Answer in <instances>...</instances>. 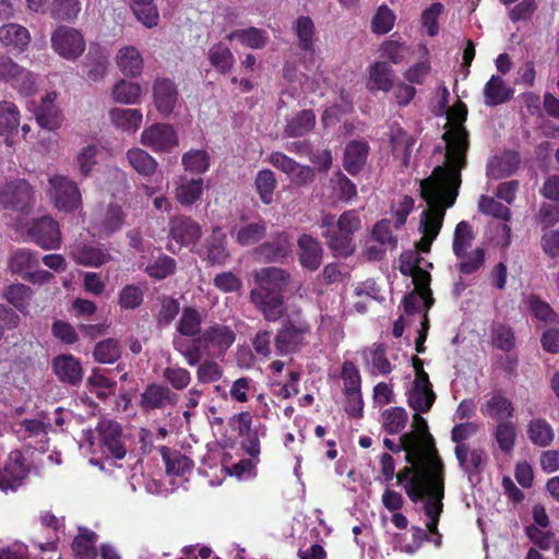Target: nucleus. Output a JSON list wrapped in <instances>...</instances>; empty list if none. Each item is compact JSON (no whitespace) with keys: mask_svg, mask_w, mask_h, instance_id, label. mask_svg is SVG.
<instances>
[{"mask_svg":"<svg viewBox=\"0 0 559 559\" xmlns=\"http://www.w3.org/2000/svg\"><path fill=\"white\" fill-rule=\"evenodd\" d=\"M447 115L450 129L443 134L444 162L435 167L429 177L420 180V197L426 209L421 212L418 227L423 237L416 247L423 252L430 251L442 227L445 211L455 203L462 183L461 171L467 163L468 132L463 124L467 116L466 106L459 102Z\"/></svg>","mask_w":559,"mask_h":559,"instance_id":"f257e3e1","label":"nucleus"},{"mask_svg":"<svg viewBox=\"0 0 559 559\" xmlns=\"http://www.w3.org/2000/svg\"><path fill=\"white\" fill-rule=\"evenodd\" d=\"M383 443L393 452L401 450L406 452L405 459L409 466H405L397 473V484L403 486L413 502L426 499L424 511L429 520L427 528L436 534L444 497V466L436 447L415 432L402 435L400 444H395L390 439H384Z\"/></svg>","mask_w":559,"mask_h":559,"instance_id":"f03ea898","label":"nucleus"},{"mask_svg":"<svg viewBox=\"0 0 559 559\" xmlns=\"http://www.w3.org/2000/svg\"><path fill=\"white\" fill-rule=\"evenodd\" d=\"M361 228V221L355 210L345 211L336 221L335 229L322 233L326 246L335 257L347 258L356 250L354 234Z\"/></svg>","mask_w":559,"mask_h":559,"instance_id":"7ed1b4c3","label":"nucleus"},{"mask_svg":"<svg viewBox=\"0 0 559 559\" xmlns=\"http://www.w3.org/2000/svg\"><path fill=\"white\" fill-rule=\"evenodd\" d=\"M50 40L53 51L66 60L78 59L86 47L82 33L64 25L52 32Z\"/></svg>","mask_w":559,"mask_h":559,"instance_id":"20e7f679","label":"nucleus"},{"mask_svg":"<svg viewBox=\"0 0 559 559\" xmlns=\"http://www.w3.org/2000/svg\"><path fill=\"white\" fill-rule=\"evenodd\" d=\"M140 142L156 153H168L179 145V138L171 124L159 122L145 128Z\"/></svg>","mask_w":559,"mask_h":559,"instance_id":"39448f33","label":"nucleus"},{"mask_svg":"<svg viewBox=\"0 0 559 559\" xmlns=\"http://www.w3.org/2000/svg\"><path fill=\"white\" fill-rule=\"evenodd\" d=\"M48 194L56 206L66 212H73L81 205V193L75 182L69 178L56 175L49 178Z\"/></svg>","mask_w":559,"mask_h":559,"instance_id":"423d86ee","label":"nucleus"},{"mask_svg":"<svg viewBox=\"0 0 559 559\" xmlns=\"http://www.w3.org/2000/svg\"><path fill=\"white\" fill-rule=\"evenodd\" d=\"M255 287L250 293L282 294L290 283V274L281 267L266 266L252 272Z\"/></svg>","mask_w":559,"mask_h":559,"instance_id":"0eeeda50","label":"nucleus"},{"mask_svg":"<svg viewBox=\"0 0 559 559\" xmlns=\"http://www.w3.org/2000/svg\"><path fill=\"white\" fill-rule=\"evenodd\" d=\"M0 81L11 84L25 95L35 91V80L32 73L5 55L0 56Z\"/></svg>","mask_w":559,"mask_h":559,"instance_id":"6e6552de","label":"nucleus"},{"mask_svg":"<svg viewBox=\"0 0 559 559\" xmlns=\"http://www.w3.org/2000/svg\"><path fill=\"white\" fill-rule=\"evenodd\" d=\"M309 328L305 323L287 322L276 332L274 346L278 355L298 352L304 345Z\"/></svg>","mask_w":559,"mask_h":559,"instance_id":"1a4fd4ad","label":"nucleus"},{"mask_svg":"<svg viewBox=\"0 0 559 559\" xmlns=\"http://www.w3.org/2000/svg\"><path fill=\"white\" fill-rule=\"evenodd\" d=\"M178 401L179 395L168 385L153 382L141 393L139 406L144 412H151L176 406Z\"/></svg>","mask_w":559,"mask_h":559,"instance_id":"9d476101","label":"nucleus"},{"mask_svg":"<svg viewBox=\"0 0 559 559\" xmlns=\"http://www.w3.org/2000/svg\"><path fill=\"white\" fill-rule=\"evenodd\" d=\"M97 431L103 451L115 459H123L127 450L121 425L111 419H103L97 426Z\"/></svg>","mask_w":559,"mask_h":559,"instance_id":"9b49d317","label":"nucleus"},{"mask_svg":"<svg viewBox=\"0 0 559 559\" xmlns=\"http://www.w3.org/2000/svg\"><path fill=\"white\" fill-rule=\"evenodd\" d=\"M33 200V191L27 181L17 179L0 188V204L5 209L23 211Z\"/></svg>","mask_w":559,"mask_h":559,"instance_id":"f8f14e48","label":"nucleus"},{"mask_svg":"<svg viewBox=\"0 0 559 559\" xmlns=\"http://www.w3.org/2000/svg\"><path fill=\"white\" fill-rule=\"evenodd\" d=\"M292 250L290 237L286 231L276 233L269 241L261 243L253 250V257L260 262H280Z\"/></svg>","mask_w":559,"mask_h":559,"instance_id":"ddd939ff","label":"nucleus"},{"mask_svg":"<svg viewBox=\"0 0 559 559\" xmlns=\"http://www.w3.org/2000/svg\"><path fill=\"white\" fill-rule=\"evenodd\" d=\"M27 234L34 242L44 249H55L60 245L59 227L49 216L35 219Z\"/></svg>","mask_w":559,"mask_h":559,"instance_id":"4468645a","label":"nucleus"},{"mask_svg":"<svg viewBox=\"0 0 559 559\" xmlns=\"http://www.w3.org/2000/svg\"><path fill=\"white\" fill-rule=\"evenodd\" d=\"M250 300L267 322H277L287 312L282 294L250 293Z\"/></svg>","mask_w":559,"mask_h":559,"instance_id":"2eb2a0df","label":"nucleus"},{"mask_svg":"<svg viewBox=\"0 0 559 559\" xmlns=\"http://www.w3.org/2000/svg\"><path fill=\"white\" fill-rule=\"evenodd\" d=\"M179 93L176 84L169 79H156L153 84V98L156 109L164 116H169L177 103Z\"/></svg>","mask_w":559,"mask_h":559,"instance_id":"dca6fc26","label":"nucleus"},{"mask_svg":"<svg viewBox=\"0 0 559 559\" xmlns=\"http://www.w3.org/2000/svg\"><path fill=\"white\" fill-rule=\"evenodd\" d=\"M22 453L11 452L3 469H0V489L7 491L15 490L26 477L27 469L22 461Z\"/></svg>","mask_w":559,"mask_h":559,"instance_id":"f3484780","label":"nucleus"},{"mask_svg":"<svg viewBox=\"0 0 559 559\" xmlns=\"http://www.w3.org/2000/svg\"><path fill=\"white\" fill-rule=\"evenodd\" d=\"M297 246L300 264L309 271L318 270L323 259V248L319 240L311 235L302 234L297 239Z\"/></svg>","mask_w":559,"mask_h":559,"instance_id":"a211bd4d","label":"nucleus"},{"mask_svg":"<svg viewBox=\"0 0 559 559\" xmlns=\"http://www.w3.org/2000/svg\"><path fill=\"white\" fill-rule=\"evenodd\" d=\"M235 337V333L222 324L207 328L199 336L204 348H214L218 354H224L233 345Z\"/></svg>","mask_w":559,"mask_h":559,"instance_id":"6ab92c4d","label":"nucleus"},{"mask_svg":"<svg viewBox=\"0 0 559 559\" xmlns=\"http://www.w3.org/2000/svg\"><path fill=\"white\" fill-rule=\"evenodd\" d=\"M454 454L460 467L469 478L479 474L486 462L485 451L479 448H471L469 444L455 445Z\"/></svg>","mask_w":559,"mask_h":559,"instance_id":"aec40b11","label":"nucleus"},{"mask_svg":"<svg viewBox=\"0 0 559 559\" xmlns=\"http://www.w3.org/2000/svg\"><path fill=\"white\" fill-rule=\"evenodd\" d=\"M110 123L118 130L128 133H135L143 121V115L139 109L111 108L108 112Z\"/></svg>","mask_w":559,"mask_h":559,"instance_id":"412c9836","label":"nucleus"},{"mask_svg":"<svg viewBox=\"0 0 559 559\" xmlns=\"http://www.w3.org/2000/svg\"><path fill=\"white\" fill-rule=\"evenodd\" d=\"M436 400L432 384L429 380H414L407 394V403L415 412H428Z\"/></svg>","mask_w":559,"mask_h":559,"instance_id":"4be33fe9","label":"nucleus"},{"mask_svg":"<svg viewBox=\"0 0 559 559\" xmlns=\"http://www.w3.org/2000/svg\"><path fill=\"white\" fill-rule=\"evenodd\" d=\"M56 94H47L40 105L35 110V117L37 123L47 130H56L60 128L62 123V115L55 105Z\"/></svg>","mask_w":559,"mask_h":559,"instance_id":"5701e85b","label":"nucleus"},{"mask_svg":"<svg viewBox=\"0 0 559 559\" xmlns=\"http://www.w3.org/2000/svg\"><path fill=\"white\" fill-rule=\"evenodd\" d=\"M71 257L79 264L96 267L108 262L110 259V254L102 248L83 242H76L73 245L71 249Z\"/></svg>","mask_w":559,"mask_h":559,"instance_id":"b1692460","label":"nucleus"},{"mask_svg":"<svg viewBox=\"0 0 559 559\" xmlns=\"http://www.w3.org/2000/svg\"><path fill=\"white\" fill-rule=\"evenodd\" d=\"M53 370L60 381L76 385L82 381L81 364L71 355H61L53 359Z\"/></svg>","mask_w":559,"mask_h":559,"instance_id":"393cba45","label":"nucleus"},{"mask_svg":"<svg viewBox=\"0 0 559 559\" xmlns=\"http://www.w3.org/2000/svg\"><path fill=\"white\" fill-rule=\"evenodd\" d=\"M116 63L124 76L135 78L143 71V58L133 46L120 48L116 56Z\"/></svg>","mask_w":559,"mask_h":559,"instance_id":"a878e982","label":"nucleus"},{"mask_svg":"<svg viewBox=\"0 0 559 559\" xmlns=\"http://www.w3.org/2000/svg\"><path fill=\"white\" fill-rule=\"evenodd\" d=\"M173 238L183 245L195 243L201 235L200 225L190 217H176L170 223Z\"/></svg>","mask_w":559,"mask_h":559,"instance_id":"bb28decb","label":"nucleus"},{"mask_svg":"<svg viewBox=\"0 0 559 559\" xmlns=\"http://www.w3.org/2000/svg\"><path fill=\"white\" fill-rule=\"evenodd\" d=\"M369 153V146L365 141H350L345 150L343 157L344 168L350 175H357L366 164Z\"/></svg>","mask_w":559,"mask_h":559,"instance_id":"cd10ccee","label":"nucleus"},{"mask_svg":"<svg viewBox=\"0 0 559 559\" xmlns=\"http://www.w3.org/2000/svg\"><path fill=\"white\" fill-rule=\"evenodd\" d=\"M204 180L202 178L180 177L175 191L176 200L183 206H190L200 200L203 192Z\"/></svg>","mask_w":559,"mask_h":559,"instance_id":"c85d7f7f","label":"nucleus"},{"mask_svg":"<svg viewBox=\"0 0 559 559\" xmlns=\"http://www.w3.org/2000/svg\"><path fill=\"white\" fill-rule=\"evenodd\" d=\"M367 88L371 92H389L393 86V70L383 61H377L369 68Z\"/></svg>","mask_w":559,"mask_h":559,"instance_id":"c756f323","label":"nucleus"},{"mask_svg":"<svg viewBox=\"0 0 559 559\" xmlns=\"http://www.w3.org/2000/svg\"><path fill=\"white\" fill-rule=\"evenodd\" d=\"M231 236L240 246L255 245L266 236V223L257 221L242 224L234 228Z\"/></svg>","mask_w":559,"mask_h":559,"instance_id":"7c9ffc66","label":"nucleus"},{"mask_svg":"<svg viewBox=\"0 0 559 559\" xmlns=\"http://www.w3.org/2000/svg\"><path fill=\"white\" fill-rule=\"evenodd\" d=\"M111 98L119 104L136 105L142 98V87L136 82L120 79L112 86Z\"/></svg>","mask_w":559,"mask_h":559,"instance_id":"2f4dec72","label":"nucleus"},{"mask_svg":"<svg viewBox=\"0 0 559 559\" xmlns=\"http://www.w3.org/2000/svg\"><path fill=\"white\" fill-rule=\"evenodd\" d=\"M229 41L237 40L251 49H261L267 43L266 32L257 27L235 29L226 35Z\"/></svg>","mask_w":559,"mask_h":559,"instance_id":"473e14b6","label":"nucleus"},{"mask_svg":"<svg viewBox=\"0 0 559 559\" xmlns=\"http://www.w3.org/2000/svg\"><path fill=\"white\" fill-rule=\"evenodd\" d=\"M481 413L492 419L507 421L513 415L512 402L502 394H493L480 408Z\"/></svg>","mask_w":559,"mask_h":559,"instance_id":"72a5a7b5","label":"nucleus"},{"mask_svg":"<svg viewBox=\"0 0 559 559\" xmlns=\"http://www.w3.org/2000/svg\"><path fill=\"white\" fill-rule=\"evenodd\" d=\"M136 20L145 27L152 28L159 22V13L155 0H128Z\"/></svg>","mask_w":559,"mask_h":559,"instance_id":"f704fd0d","label":"nucleus"},{"mask_svg":"<svg viewBox=\"0 0 559 559\" xmlns=\"http://www.w3.org/2000/svg\"><path fill=\"white\" fill-rule=\"evenodd\" d=\"M512 94L513 91L507 86L500 76L492 75L484 88L485 104L487 106H497L508 102Z\"/></svg>","mask_w":559,"mask_h":559,"instance_id":"c9c22d12","label":"nucleus"},{"mask_svg":"<svg viewBox=\"0 0 559 559\" xmlns=\"http://www.w3.org/2000/svg\"><path fill=\"white\" fill-rule=\"evenodd\" d=\"M342 379L347 396H353L358 405L354 413L361 409L360 376L358 369L352 361H345L342 367Z\"/></svg>","mask_w":559,"mask_h":559,"instance_id":"e433bc0d","label":"nucleus"},{"mask_svg":"<svg viewBox=\"0 0 559 559\" xmlns=\"http://www.w3.org/2000/svg\"><path fill=\"white\" fill-rule=\"evenodd\" d=\"M314 124L316 116L312 110H301L287 122L284 134L288 138L304 136L313 129Z\"/></svg>","mask_w":559,"mask_h":559,"instance_id":"4c0bfd02","label":"nucleus"},{"mask_svg":"<svg viewBox=\"0 0 559 559\" xmlns=\"http://www.w3.org/2000/svg\"><path fill=\"white\" fill-rule=\"evenodd\" d=\"M298 38V47L304 51H313L316 27L309 16L297 17L292 25Z\"/></svg>","mask_w":559,"mask_h":559,"instance_id":"58836bf2","label":"nucleus"},{"mask_svg":"<svg viewBox=\"0 0 559 559\" xmlns=\"http://www.w3.org/2000/svg\"><path fill=\"white\" fill-rule=\"evenodd\" d=\"M127 159L138 174L145 177L154 175L158 165L155 158L142 148L129 150Z\"/></svg>","mask_w":559,"mask_h":559,"instance_id":"ea45409f","label":"nucleus"},{"mask_svg":"<svg viewBox=\"0 0 559 559\" xmlns=\"http://www.w3.org/2000/svg\"><path fill=\"white\" fill-rule=\"evenodd\" d=\"M29 40L28 31L19 24L9 23L0 27V41L5 46L22 49L28 45Z\"/></svg>","mask_w":559,"mask_h":559,"instance_id":"a19ab883","label":"nucleus"},{"mask_svg":"<svg viewBox=\"0 0 559 559\" xmlns=\"http://www.w3.org/2000/svg\"><path fill=\"white\" fill-rule=\"evenodd\" d=\"M202 320V313L195 308H183L176 330L182 336H197L201 332Z\"/></svg>","mask_w":559,"mask_h":559,"instance_id":"79ce46f5","label":"nucleus"},{"mask_svg":"<svg viewBox=\"0 0 559 559\" xmlns=\"http://www.w3.org/2000/svg\"><path fill=\"white\" fill-rule=\"evenodd\" d=\"M207 58L215 70L222 74L228 73L235 64L233 52L222 43H218L209 49Z\"/></svg>","mask_w":559,"mask_h":559,"instance_id":"37998d69","label":"nucleus"},{"mask_svg":"<svg viewBox=\"0 0 559 559\" xmlns=\"http://www.w3.org/2000/svg\"><path fill=\"white\" fill-rule=\"evenodd\" d=\"M32 296V289L21 283L8 285L2 292V297L21 312L26 311Z\"/></svg>","mask_w":559,"mask_h":559,"instance_id":"c03bdc74","label":"nucleus"},{"mask_svg":"<svg viewBox=\"0 0 559 559\" xmlns=\"http://www.w3.org/2000/svg\"><path fill=\"white\" fill-rule=\"evenodd\" d=\"M21 122L17 106L9 100L0 102V134L9 135L16 131Z\"/></svg>","mask_w":559,"mask_h":559,"instance_id":"a18cd8bd","label":"nucleus"},{"mask_svg":"<svg viewBox=\"0 0 559 559\" xmlns=\"http://www.w3.org/2000/svg\"><path fill=\"white\" fill-rule=\"evenodd\" d=\"M93 356L99 364H114L121 356V345L116 338L103 340L95 345Z\"/></svg>","mask_w":559,"mask_h":559,"instance_id":"49530a36","label":"nucleus"},{"mask_svg":"<svg viewBox=\"0 0 559 559\" xmlns=\"http://www.w3.org/2000/svg\"><path fill=\"white\" fill-rule=\"evenodd\" d=\"M226 237L219 227H214L212 230L211 240L207 249V260L212 264H223L228 258L229 253L225 246Z\"/></svg>","mask_w":559,"mask_h":559,"instance_id":"de8ad7c7","label":"nucleus"},{"mask_svg":"<svg viewBox=\"0 0 559 559\" xmlns=\"http://www.w3.org/2000/svg\"><path fill=\"white\" fill-rule=\"evenodd\" d=\"M97 536L94 532L80 528L79 535L72 543V549L75 555L81 556L83 559H94L96 557L95 544Z\"/></svg>","mask_w":559,"mask_h":559,"instance_id":"09e8293b","label":"nucleus"},{"mask_svg":"<svg viewBox=\"0 0 559 559\" xmlns=\"http://www.w3.org/2000/svg\"><path fill=\"white\" fill-rule=\"evenodd\" d=\"M371 239L389 250L397 247V236L392 231V223L390 219H381L371 229Z\"/></svg>","mask_w":559,"mask_h":559,"instance_id":"8fccbe9b","label":"nucleus"},{"mask_svg":"<svg viewBox=\"0 0 559 559\" xmlns=\"http://www.w3.org/2000/svg\"><path fill=\"white\" fill-rule=\"evenodd\" d=\"M390 142L393 153H403V165L408 166L412 147L415 144L414 138L407 135L401 128H396L391 130Z\"/></svg>","mask_w":559,"mask_h":559,"instance_id":"3c124183","label":"nucleus"},{"mask_svg":"<svg viewBox=\"0 0 559 559\" xmlns=\"http://www.w3.org/2000/svg\"><path fill=\"white\" fill-rule=\"evenodd\" d=\"M81 11L79 0H53L50 7V14L55 20L73 21Z\"/></svg>","mask_w":559,"mask_h":559,"instance_id":"603ef678","label":"nucleus"},{"mask_svg":"<svg viewBox=\"0 0 559 559\" xmlns=\"http://www.w3.org/2000/svg\"><path fill=\"white\" fill-rule=\"evenodd\" d=\"M160 308L156 314V324L158 328L169 325L180 311L179 301L169 296L158 297Z\"/></svg>","mask_w":559,"mask_h":559,"instance_id":"864d4df0","label":"nucleus"},{"mask_svg":"<svg viewBox=\"0 0 559 559\" xmlns=\"http://www.w3.org/2000/svg\"><path fill=\"white\" fill-rule=\"evenodd\" d=\"M527 435L530 440L539 447H546L554 440V431L544 419L532 420L528 425Z\"/></svg>","mask_w":559,"mask_h":559,"instance_id":"5fc2aeb1","label":"nucleus"},{"mask_svg":"<svg viewBox=\"0 0 559 559\" xmlns=\"http://www.w3.org/2000/svg\"><path fill=\"white\" fill-rule=\"evenodd\" d=\"M143 288L134 284L126 285L118 294V305L124 310L139 308L143 304Z\"/></svg>","mask_w":559,"mask_h":559,"instance_id":"6e6d98bb","label":"nucleus"},{"mask_svg":"<svg viewBox=\"0 0 559 559\" xmlns=\"http://www.w3.org/2000/svg\"><path fill=\"white\" fill-rule=\"evenodd\" d=\"M185 169L193 174H203L210 167V156L203 150H191L181 158Z\"/></svg>","mask_w":559,"mask_h":559,"instance_id":"4d7b16f0","label":"nucleus"},{"mask_svg":"<svg viewBox=\"0 0 559 559\" xmlns=\"http://www.w3.org/2000/svg\"><path fill=\"white\" fill-rule=\"evenodd\" d=\"M408 420L403 407H392L382 413V425L386 432L393 435L401 431Z\"/></svg>","mask_w":559,"mask_h":559,"instance_id":"13d9d810","label":"nucleus"},{"mask_svg":"<svg viewBox=\"0 0 559 559\" xmlns=\"http://www.w3.org/2000/svg\"><path fill=\"white\" fill-rule=\"evenodd\" d=\"M520 159L516 154L508 153L501 159L495 158L489 162L487 174L492 178H500L514 171Z\"/></svg>","mask_w":559,"mask_h":559,"instance_id":"bf43d9fd","label":"nucleus"},{"mask_svg":"<svg viewBox=\"0 0 559 559\" xmlns=\"http://www.w3.org/2000/svg\"><path fill=\"white\" fill-rule=\"evenodd\" d=\"M331 185L334 195L340 201L348 202L356 197V185L340 171L333 175Z\"/></svg>","mask_w":559,"mask_h":559,"instance_id":"052dcab7","label":"nucleus"},{"mask_svg":"<svg viewBox=\"0 0 559 559\" xmlns=\"http://www.w3.org/2000/svg\"><path fill=\"white\" fill-rule=\"evenodd\" d=\"M162 453L166 464V471L169 475L179 476L191 469L192 461L186 455L179 452L168 453L165 448L162 450Z\"/></svg>","mask_w":559,"mask_h":559,"instance_id":"680f3d73","label":"nucleus"},{"mask_svg":"<svg viewBox=\"0 0 559 559\" xmlns=\"http://www.w3.org/2000/svg\"><path fill=\"white\" fill-rule=\"evenodd\" d=\"M163 378L170 385L174 391H181L188 388L191 382V373L183 367L168 366L163 371Z\"/></svg>","mask_w":559,"mask_h":559,"instance_id":"e2e57ef3","label":"nucleus"},{"mask_svg":"<svg viewBox=\"0 0 559 559\" xmlns=\"http://www.w3.org/2000/svg\"><path fill=\"white\" fill-rule=\"evenodd\" d=\"M367 360L371 361L373 371L388 374L392 371V365L385 356V348L382 344H374L364 350Z\"/></svg>","mask_w":559,"mask_h":559,"instance_id":"0e129e2a","label":"nucleus"},{"mask_svg":"<svg viewBox=\"0 0 559 559\" xmlns=\"http://www.w3.org/2000/svg\"><path fill=\"white\" fill-rule=\"evenodd\" d=\"M276 187V179L270 169L260 170L255 178V188L264 204H270L273 200V191Z\"/></svg>","mask_w":559,"mask_h":559,"instance_id":"69168bd1","label":"nucleus"},{"mask_svg":"<svg viewBox=\"0 0 559 559\" xmlns=\"http://www.w3.org/2000/svg\"><path fill=\"white\" fill-rule=\"evenodd\" d=\"M432 296L423 295L418 292H412L404 297V312L407 314H414L424 311V316H427V311L432 306Z\"/></svg>","mask_w":559,"mask_h":559,"instance_id":"338daca9","label":"nucleus"},{"mask_svg":"<svg viewBox=\"0 0 559 559\" xmlns=\"http://www.w3.org/2000/svg\"><path fill=\"white\" fill-rule=\"evenodd\" d=\"M495 438L501 451L510 453L516 439L515 426L510 421L500 423L496 428Z\"/></svg>","mask_w":559,"mask_h":559,"instance_id":"774afa93","label":"nucleus"}]
</instances>
